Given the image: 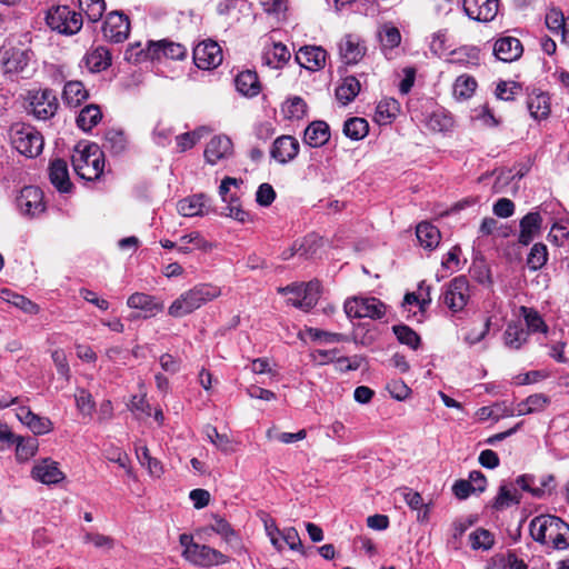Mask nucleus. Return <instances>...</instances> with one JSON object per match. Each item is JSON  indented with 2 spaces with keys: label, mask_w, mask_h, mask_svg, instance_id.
Wrapping results in <instances>:
<instances>
[{
  "label": "nucleus",
  "mask_w": 569,
  "mask_h": 569,
  "mask_svg": "<svg viewBox=\"0 0 569 569\" xmlns=\"http://www.w3.org/2000/svg\"><path fill=\"white\" fill-rule=\"evenodd\" d=\"M532 539L547 549L565 550L569 547V525L551 515L533 518L529 525Z\"/></svg>",
  "instance_id": "f257e3e1"
},
{
  "label": "nucleus",
  "mask_w": 569,
  "mask_h": 569,
  "mask_svg": "<svg viewBox=\"0 0 569 569\" xmlns=\"http://www.w3.org/2000/svg\"><path fill=\"white\" fill-rule=\"evenodd\" d=\"M557 487L553 475H521L516 480L502 482L496 498H516L519 490L533 497L552 496Z\"/></svg>",
  "instance_id": "f03ea898"
},
{
  "label": "nucleus",
  "mask_w": 569,
  "mask_h": 569,
  "mask_svg": "<svg viewBox=\"0 0 569 569\" xmlns=\"http://www.w3.org/2000/svg\"><path fill=\"white\" fill-rule=\"evenodd\" d=\"M221 293V288L216 284L198 283L173 300L168 308V313L173 318L186 317L217 299Z\"/></svg>",
  "instance_id": "7ed1b4c3"
},
{
  "label": "nucleus",
  "mask_w": 569,
  "mask_h": 569,
  "mask_svg": "<svg viewBox=\"0 0 569 569\" xmlns=\"http://www.w3.org/2000/svg\"><path fill=\"white\" fill-rule=\"evenodd\" d=\"M72 166L81 179L96 180L103 172V152L96 143L78 144L72 154Z\"/></svg>",
  "instance_id": "20e7f679"
},
{
  "label": "nucleus",
  "mask_w": 569,
  "mask_h": 569,
  "mask_svg": "<svg viewBox=\"0 0 569 569\" xmlns=\"http://www.w3.org/2000/svg\"><path fill=\"white\" fill-rule=\"evenodd\" d=\"M11 146L28 158L38 157L42 150L44 140L40 131L33 126L23 122L13 123L9 129Z\"/></svg>",
  "instance_id": "39448f33"
},
{
  "label": "nucleus",
  "mask_w": 569,
  "mask_h": 569,
  "mask_svg": "<svg viewBox=\"0 0 569 569\" xmlns=\"http://www.w3.org/2000/svg\"><path fill=\"white\" fill-rule=\"evenodd\" d=\"M46 23L60 34H77L83 24L82 14L69 6H54L47 11Z\"/></svg>",
  "instance_id": "423d86ee"
},
{
  "label": "nucleus",
  "mask_w": 569,
  "mask_h": 569,
  "mask_svg": "<svg viewBox=\"0 0 569 569\" xmlns=\"http://www.w3.org/2000/svg\"><path fill=\"white\" fill-rule=\"evenodd\" d=\"M278 291L282 295H292V297L288 298L287 302L307 312L317 305L321 293V286L319 281L312 280L308 283L279 288Z\"/></svg>",
  "instance_id": "0eeeda50"
},
{
  "label": "nucleus",
  "mask_w": 569,
  "mask_h": 569,
  "mask_svg": "<svg viewBox=\"0 0 569 569\" xmlns=\"http://www.w3.org/2000/svg\"><path fill=\"white\" fill-rule=\"evenodd\" d=\"M27 101L29 112L38 120L52 118L59 108L56 92L48 88L28 91Z\"/></svg>",
  "instance_id": "6e6552de"
},
{
  "label": "nucleus",
  "mask_w": 569,
  "mask_h": 569,
  "mask_svg": "<svg viewBox=\"0 0 569 569\" xmlns=\"http://www.w3.org/2000/svg\"><path fill=\"white\" fill-rule=\"evenodd\" d=\"M348 318L381 319L386 315V306L375 297H353L345 302Z\"/></svg>",
  "instance_id": "1a4fd4ad"
},
{
  "label": "nucleus",
  "mask_w": 569,
  "mask_h": 569,
  "mask_svg": "<svg viewBox=\"0 0 569 569\" xmlns=\"http://www.w3.org/2000/svg\"><path fill=\"white\" fill-rule=\"evenodd\" d=\"M31 52L20 48H7L0 51V69L4 76L13 79L27 71Z\"/></svg>",
  "instance_id": "9d476101"
},
{
  "label": "nucleus",
  "mask_w": 569,
  "mask_h": 569,
  "mask_svg": "<svg viewBox=\"0 0 569 569\" xmlns=\"http://www.w3.org/2000/svg\"><path fill=\"white\" fill-rule=\"evenodd\" d=\"M469 298V281L463 276L453 278L443 292V303L452 312L461 311L467 306Z\"/></svg>",
  "instance_id": "9b49d317"
},
{
  "label": "nucleus",
  "mask_w": 569,
  "mask_h": 569,
  "mask_svg": "<svg viewBox=\"0 0 569 569\" xmlns=\"http://www.w3.org/2000/svg\"><path fill=\"white\" fill-rule=\"evenodd\" d=\"M193 61L199 69H214L222 62V50L213 40H206L193 48Z\"/></svg>",
  "instance_id": "f8f14e48"
},
{
  "label": "nucleus",
  "mask_w": 569,
  "mask_h": 569,
  "mask_svg": "<svg viewBox=\"0 0 569 569\" xmlns=\"http://www.w3.org/2000/svg\"><path fill=\"white\" fill-rule=\"evenodd\" d=\"M17 206L23 216L37 217L41 214L46 210L42 190L34 186L22 188L17 197Z\"/></svg>",
  "instance_id": "ddd939ff"
},
{
  "label": "nucleus",
  "mask_w": 569,
  "mask_h": 569,
  "mask_svg": "<svg viewBox=\"0 0 569 569\" xmlns=\"http://www.w3.org/2000/svg\"><path fill=\"white\" fill-rule=\"evenodd\" d=\"M188 550L187 561L198 567H212L229 562V557L207 545L197 543Z\"/></svg>",
  "instance_id": "4468645a"
},
{
  "label": "nucleus",
  "mask_w": 569,
  "mask_h": 569,
  "mask_svg": "<svg viewBox=\"0 0 569 569\" xmlns=\"http://www.w3.org/2000/svg\"><path fill=\"white\" fill-rule=\"evenodd\" d=\"M130 31V22L127 16L121 12L114 11L107 16L103 22L102 32L103 37L114 43L124 41Z\"/></svg>",
  "instance_id": "2eb2a0df"
},
{
  "label": "nucleus",
  "mask_w": 569,
  "mask_h": 569,
  "mask_svg": "<svg viewBox=\"0 0 569 569\" xmlns=\"http://www.w3.org/2000/svg\"><path fill=\"white\" fill-rule=\"evenodd\" d=\"M446 63L461 69H475L481 63L480 49L476 46H461L449 51Z\"/></svg>",
  "instance_id": "dca6fc26"
},
{
  "label": "nucleus",
  "mask_w": 569,
  "mask_h": 569,
  "mask_svg": "<svg viewBox=\"0 0 569 569\" xmlns=\"http://www.w3.org/2000/svg\"><path fill=\"white\" fill-rule=\"evenodd\" d=\"M498 0H463L466 14L479 22L492 21L498 13Z\"/></svg>",
  "instance_id": "f3484780"
},
{
  "label": "nucleus",
  "mask_w": 569,
  "mask_h": 569,
  "mask_svg": "<svg viewBox=\"0 0 569 569\" xmlns=\"http://www.w3.org/2000/svg\"><path fill=\"white\" fill-rule=\"evenodd\" d=\"M299 141L292 136L278 137L271 147L270 154L279 163L292 161L299 153Z\"/></svg>",
  "instance_id": "a211bd4d"
},
{
  "label": "nucleus",
  "mask_w": 569,
  "mask_h": 569,
  "mask_svg": "<svg viewBox=\"0 0 569 569\" xmlns=\"http://www.w3.org/2000/svg\"><path fill=\"white\" fill-rule=\"evenodd\" d=\"M31 475L33 479L46 485L58 483L64 478L59 463L51 458L37 461L31 470Z\"/></svg>",
  "instance_id": "6ab92c4d"
},
{
  "label": "nucleus",
  "mask_w": 569,
  "mask_h": 569,
  "mask_svg": "<svg viewBox=\"0 0 569 569\" xmlns=\"http://www.w3.org/2000/svg\"><path fill=\"white\" fill-rule=\"evenodd\" d=\"M16 416L19 421L27 426L34 435H47L53 429V423L49 418L36 415L27 406L18 407Z\"/></svg>",
  "instance_id": "aec40b11"
},
{
  "label": "nucleus",
  "mask_w": 569,
  "mask_h": 569,
  "mask_svg": "<svg viewBox=\"0 0 569 569\" xmlns=\"http://www.w3.org/2000/svg\"><path fill=\"white\" fill-rule=\"evenodd\" d=\"M363 41L355 34L345 36L339 43L340 57L347 64L358 63L366 54Z\"/></svg>",
  "instance_id": "412c9836"
},
{
  "label": "nucleus",
  "mask_w": 569,
  "mask_h": 569,
  "mask_svg": "<svg viewBox=\"0 0 569 569\" xmlns=\"http://www.w3.org/2000/svg\"><path fill=\"white\" fill-rule=\"evenodd\" d=\"M523 52L522 43L519 39L510 36L501 37L493 44L496 58L503 62H513L518 60Z\"/></svg>",
  "instance_id": "4be33fe9"
},
{
  "label": "nucleus",
  "mask_w": 569,
  "mask_h": 569,
  "mask_svg": "<svg viewBox=\"0 0 569 569\" xmlns=\"http://www.w3.org/2000/svg\"><path fill=\"white\" fill-rule=\"evenodd\" d=\"M127 305L129 308L142 310L144 312L143 318L154 317L164 308L162 301H159L156 297L143 292L132 293L128 298Z\"/></svg>",
  "instance_id": "5701e85b"
},
{
  "label": "nucleus",
  "mask_w": 569,
  "mask_h": 569,
  "mask_svg": "<svg viewBox=\"0 0 569 569\" xmlns=\"http://www.w3.org/2000/svg\"><path fill=\"white\" fill-rule=\"evenodd\" d=\"M232 154V142L227 136H216L204 149V158L208 163L216 164L218 161Z\"/></svg>",
  "instance_id": "b1692460"
},
{
  "label": "nucleus",
  "mask_w": 569,
  "mask_h": 569,
  "mask_svg": "<svg viewBox=\"0 0 569 569\" xmlns=\"http://www.w3.org/2000/svg\"><path fill=\"white\" fill-rule=\"evenodd\" d=\"M327 52L321 47L307 46L301 48L296 59L298 63L308 70H319L326 64Z\"/></svg>",
  "instance_id": "393cba45"
},
{
  "label": "nucleus",
  "mask_w": 569,
  "mask_h": 569,
  "mask_svg": "<svg viewBox=\"0 0 569 569\" xmlns=\"http://www.w3.org/2000/svg\"><path fill=\"white\" fill-rule=\"evenodd\" d=\"M291 53L287 46L281 42L272 41L266 44L262 52V61L266 66L273 69H280L290 60Z\"/></svg>",
  "instance_id": "a878e982"
},
{
  "label": "nucleus",
  "mask_w": 569,
  "mask_h": 569,
  "mask_svg": "<svg viewBox=\"0 0 569 569\" xmlns=\"http://www.w3.org/2000/svg\"><path fill=\"white\" fill-rule=\"evenodd\" d=\"M542 226V217L539 212L533 211L527 213L520 220V233L518 241L521 244H529L539 233Z\"/></svg>",
  "instance_id": "bb28decb"
},
{
  "label": "nucleus",
  "mask_w": 569,
  "mask_h": 569,
  "mask_svg": "<svg viewBox=\"0 0 569 569\" xmlns=\"http://www.w3.org/2000/svg\"><path fill=\"white\" fill-rule=\"evenodd\" d=\"M50 182L60 191L69 192L72 183L69 178L67 162L62 159L51 161L49 166Z\"/></svg>",
  "instance_id": "cd10ccee"
},
{
  "label": "nucleus",
  "mask_w": 569,
  "mask_h": 569,
  "mask_svg": "<svg viewBox=\"0 0 569 569\" xmlns=\"http://www.w3.org/2000/svg\"><path fill=\"white\" fill-rule=\"evenodd\" d=\"M329 139L330 129L325 121H313L305 130L303 140L312 148L322 147Z\"/></svg>",
  "instance_id": "c85d7f7f"
},
{
  "label": "nucleus",
  "mask_w": 569,
  "mask_h": 569,
  "mask_svg": "<svg viewBox=\"0 0 569 569\" xmlns=\"http://www.w3.org/2000/svg\"><path fill=\"white\" fill-rule=\"evenodd\" d=\"M234 84L237 90L246 97H256L261 90L258 74L251 70L240 72L234 79Z\"/></svg>",
  "instance_id": "c756f323"
},
{
  "label": "nucleus",
  "mask_w": 569,
  "mask_h": 569,
  "mask_svg": "<svg viewBox=\"0 0 569 569\" xmlns=\"http://www.w3.org/2000/svg\"><path fill=\"white\" fill-rule=\"evenodd\" d=\"M528 330L520 321L510 322L503 332L505 345L513 350H519L528 340Z\"/></svg>",
  "instance_id": "7c9ffc66"
},
{
  "label": "nucleus",
  "mask_w": 569,
  "mask_h": 569,
  "mask_svg": "<svg viewBox=\"0 0 569 569\" xmlns=\"http://www.w3.org/2000/svg\"><path fill=\"white\" fill-rule=\"evenodd\" d=\"M83 60L91 72H100L110 67L111 53L106 47H97L89 51Z\"/></svg>",
  "instance_id": "2f4dec72"
},
{
  "label": "nucleus",
  "mask_w": 569,
  "mask_h": 569,
  "mask_svg": "<svg viewBox=\"0 0 569 569\" xmlns=\"http://www.w3.org/2000/svg\"><path fill=\"white\" fill-rule=\"evenodd\" d=\"M207 199L203 194H194L181 199L177 203L178 212L183 217H197L206 213Z\"/></svg>",
  "instance_id": "473e14b6"
},
{
  "label": "nucleus",
  "mask_w": 569,
  "mask_h": 569,
  "mask_svg": "<svg viewBox=\"0 0 569 569\" xmlns=\"http://www.w3.org/2000/svg\"><path fill=\"white\" fill-rule=\"evenodd\" d=\"M89 98L83 83L78 80L68 81L62 91V99L69 107H78Z\"/></svg>",
  "instance_id": "72a5a7b5"
},
{
  "label": "nucleus",
  "mask_w": 569,
  "mask_h": 569,
  "mask_svg": "<svg viewBox=\"0 0 569 569\" xmlns=\"http://www.w3.org/2000/svg\"><path fill=\"white\" fill-rule=\"evenodd\" d=\"M416 236L421 247L432 250L438 247L441 236L437 227L429 222H421L416 228Z\"/></svg>",
  "instance_id": "f704fd0d"
},
{
  "label": "nucleus",
  "mask_w": 569,
  "mask_h": 569,
  "mask_svg": "<svg viewBox=\"0 0 569 569\" xmlns=\"http://www.w3.org/2000/svg\"><path fill=\"white\" fill-rule=\"evenodd\" d=\"M546 26L555 36L569 41V20L567 21L561 11L551 9L546 14Z\"/></svg>",
  "instance_id": "c9c22d12"
},
{
  "label": "nucleus",
  "mask_w": 569,
  "mask_h": 569,
  "mask_svg": "<svg viewBox=\"0 0 569 569\" xmlns=\"http://www.w3.org/2000/svg\"><path fill=\"white\" fill-rule=\"evenodd\" d=\"M361 84L353 76H348L342 79V82L336 89V98L342 104L347 106L360 92Z\"/></svg>",
  "instance_id": "e433bc0d"
},
{
  "label": "nucleus",
  "mask_w": 569,
  "mask_h": 569,
  "mask_svg": "<svg viewBox=\"0 0 569 569\" xmlns=\"http://www.w3.org/2000/svg\"><path fill=\"white\" fill-rule=\"evenodd\" d=\"M527 104L531 117L536 120L545 119L550 113V98L545 92L530 94Z\"/></svg>",
  "instance_id": "4c0bfd02"
},
{
  "label": "nucleus",
  "mask_w": 569,
  "mask_h": 569,
  "mask_svg": "<svg viewBox=\"0 0 569 569\" xmlns=\"http://www.w3.org/2000/svg\"><path fill=\"white\" fill-rule=\"evenodd\" d=\"M477 87V80L472 76L461 74L453 82V97L457 100H468L475 94Z\"/></svg>",
  "instance_id": "58836bf2"
},
{
  "label": "nucleus",
  "mask_w": 569,
  "mask_h": 569,
  "mask_svg": "<svg viewBox=\"0 0 569 569\" xmlns=\"http://www.w3.org/2000/svg\"><path fill=\"white\" fill-rule=\"evenodd\" d=\"M399 112L400 103L396 99H382L376 108V120L380 124L391 123Z\"/></svg>",
  "instance_id": "ea45409f"
},
{
  "label": "nucleus",
  "mask_w": 569,
  "mask_h": 569,
  "mask_svg": "<svg viewBox=\"0 0 569 569\" xmlns=\"http://www.w3.org/2000/svg\"><path fill=\"white\" fill-rule=\"evenodd\" d=\"M16 446V458L19 462H26L31 459L38 451V440L33 437L18 436Z\"/></svg>",
  "instance_id": "a19ab883"
},
{
  "label": "nucleus",
  "mask_w": 569,
  "mask_h": 569,
  "mask_svg": "<svg viewBox=\"0 0 569 569\" xmlns=\"http://www.w3.org/2000/svg\"><path fill=\"white\" fill-rule=\"evenodd\" d=\"M101 118L102 113L100 108L97 104H89L80 111L77 118V124L83 131H90L100 122Z\"/></svg>",
  "instance_id": "79ce46f5"
},
{
  "label": "nucleus",
  "mask_w": 569,
  "mask_h": 569,
  "mask_svg": "<svg viewBox=\"0 0 569 569\" xmlns=\"http://www.w3.org/2000/svg\"><path fill=\"white\" fill-rule=\"evenodd\" d=\"M1 298L4 301H7V302L13 305L14 307L21 309L26 313L36 315V313L39 312L38 305H36L34 302H32L31 300H29L28 298H26V297H23L21 295L12 292L9 289L1 290Z\"/></svg>",
  "instance_id": "37998d69"
},
{
  "label": "nucleus",
  "mask_w": 569,
  "mask_h": 569,
  "mask_svg": "<svg viewBox=\"0 0 569 569\" xmlns=\"http://www.w3.org/2000/svg\"><path fill=\"white\" fill-rule=\"evenodd\" d=\"M369 132V123L366 119L353 117L343 124V133L351 140H361Z\"/></svg>",
  "instance_id": "c03bdc74"
},
{
  "label": "nucleus",
  "mask_w": 569,
  "mask_h": 569,
  "mask_svg": "<svg viewBox=\"0 0 569 569\" xmlns=\"http://www.w3.org/2000/svg\"><path fill=\"white\" fill-rule=\"evenodd\" d=\"M102 147L113 154L121 153L127 147V138L121 130L106 131Z\"/></svg>",
  "instance_id": "a18cd8bd"
},
{
  "label": "nucleus",
  "mask_w": 569,
  "mask_h": 569,
  "mask_svg": "<svg viewBox=\"0 0 569 569\" xmlns=\"http://www.w3.org/2000/svg\"><path fill=\"white\" fill-rule=\"evenodd\" d=\"M392 331L397 337V340L401 345H406L412 350H417L420 347V336L407 325H396L392 327Z\"/></svg>",
  "instance_id": "49530a36"
},
{
  "label": "nucleus",
  "mask_w": 569,
  "mask_h": 569,
  "mask_svg": "<svg viewBox=\"0 0 569 569\" xmlns=\"http://www.w3.org/2000/svg\"><path fill=\"white\" fill-rule=\"evenodd\" d=\"M491 326V318L487 317L481 322H472L471 327L468 329L467 333L463 337V341L469 345L473 346L481 340L485 339V337L488 335Z\"/></svg>",
  "instance_id": "de8ad7c7"
},
{
  "label": "nucleus",
  "mask_w": 569,
  "mask_h": 569,
  "mask_svg": "<svg viewBox=\"0 0 569 569\" xmlns=\"http://www.w3.org/2000/svg\"><path fill=\"white\" fill-rule=\"evenodd\" d=\"M203 433L218 450L226 453L233 451L231 439L226 433H219L216 427L204 426Z\"/></svg>",
  "instance_id": "09e8293b"
},
{
  "label": "nucleus",
  "mask_w": 569,
  "mask_h": 569,
  "mask_svg": "<svg viewBox=\"0 0 569 569\" xmlns=\"http://www.w3.org/2000/svg\"><path fill=\"white\" fill-rule=\"evenodd\" d=\"M156 47L154 53H157L158 58L160 57V52L163 57L172 60H182L187 56L186 47L180 43L160 41Z\"/></svg>",
  "instance_id": "8fccbe9b"
},
{
  "label": "nucleus",
  "mask_w": 569,
  "mask_h": 569,
  "mask_svg": "<svg viewBox=\"0 0 569 569\" xmlns=\"http://www.w3.org/2000/svg\"><path fill=\"white\" fill-rule=\"evenodd\" d=\"M179 241L180 244L177 247V250L181 253H189L191 251L190 244H193L194 249L207 250L210 248L208 241L198 231L182 236Z\"/></svg>",
  "instance_id": "3c124183"
},
{
  "label": "nucleus",
  "mask_w": 569,
  "mask_h": 569,
  "mask_svg": "<svg viewBox=\"0 0 569 569\" xmlns=\"http://www.w3.org/2000/svg\"><path fill=\"white\" fill-rule=\"evenodd\" d=\"M379 38L383 50L395 49L401 42V33L399 29L392 24H385L379 32Z\"/></svg>",
  "instance_id": "603ef678"
},
{
  "label": "nucleus",
  "mask_w": 569,
  "mask_h": 569,
  "mask_svg": "<svg viewBox=\"0 0 569 569\" xmlns=\"http://www.w3.org/2000/svg\"><path fill=\"white\" fill-rule=\"evenodd\" d=\"M79 7L92 22L99 21L106 11L104 0H79Z\"/></svg>",
  "instance_id": "864d4df0"
},
{
  "label": "nucleus",
  "mask_w": 569,
  "mask_h": 569,
  "mask_svg": "<svg viewBox=\"0 0 569 569\" xmlns=\"http://www.w3.org/2000/svg\"><path fill=\"white\" fill-rule=\"evenodd\" d=\"M548 261V250L543 243H535L527 258V264L531 270L542 268Z\"/></svg>",
  "instance_id": "5fc2aeb1"
},
{
  "label": "nucleus",
  "mask_w": 569,
  "mask_h": 569,
  "mask_svg": "<svg viewBox=\"0 0 569 569\" xmlns=\"http://www.w3.org/2000/svg\"><path fill=\"white\" fill-rule=\"evenodd\" d=\"M408 507L412 512L416 513V519L420 523L429 521L430 512L433 509L432 500H406Z\"/></svg>",
  "instance_id": "6e6d98bb"
},
{
  "label": "nucleus",
  "mask_w": 569,
  "mask_h": 569,
  "mask_svg": "<svg viewBox=\"0 0 569 569\" xmlns=\"http://www.w3.org/2000/svg\"><path fill=\"white\" fill-rule=\"evenodd\" d=\"M283 112L288 119H301L307 112V103L302 98L293 97L283 106Z\"/></svg>",
  "instance_id": "4d7b16f0"
},
{
  "label": "nucleus",
  "mask_w": 569,
  "mask_h": 569,
  "mask_svg": "<svg viewBox=\"0 0 569 569\" xmlns=\"http://www.w3.org/2000/svg\"><path fill=\"white\" fill-rule=\"evenodd\" d=\"M206 132L204 128L197 129L191 132H186L176 137L177 147L180 152L191 149Z\"/></svg>",
  "instance_id": "13d9d810"
},
{
  "label": "nucleus",
  "mask_w": 569,
  "mask_h": 569,
  "mask_svg": "<svg viewBox=\"0 0 569 569\" xmlns=\"http://www.w3.org/2000/svg\"><path fill=\"white\" fill-rule=\"evenodd\" d=\"M306 333L312 340H321L327 343L342 342L347 340V337L342 333L329 332L318 328H307Z\"/></svg>",
  "instance_id": "bf43d9fd"
},
{
  "label": "nucleus",
  "mask_w": 569,
  "mask_h": 569,
  "mask_svg": "<svg viewBox=\"0 0 569 569\" xmlns=\"http://www.w3.org/2000/svg\"><path fill=\"white\" fill-rule=\"evenodd\" d=\"M522 311L525 313V321H526L525 328L528 330V333L530 331H532V332H538V331L546 332L547 331V326L537 311L528 310L527 308H522Z\"/></svg>",
  "instance_id": "052dcab7"
},
{
  "label": "nucleus",
  "mask_w": 569,
  "mask_h": 569,
  "mask_svg": "<svg viewBox=\"0 0 569 569\" xmlns=\"http://www.w3.org/2000/svg\"><path fill=\"white\" fill-rule=\"evenodd\" d=\"M224 214L242 223L251 220L250 213L243 210L239 201L233 198H230L224 208Z\"/></svg>",
  "instance_id": "680f3d73"
},
{
  "label": "nucleus",
  "mask_w": 569,
  "mask_h": 569,
  "mask_svg": "<svg viewBox=\"0 0 569 569\" xmlns=\"http://www.w3.org/2000/svg\"><path fill=\"white\" fill-rule=\"evenodd\" d=\"M549 240L556 246H563L565 241L569 239V223L556 222L552 224L548 234Z\"/></svg>",
  "instance_id": "e2e57ef3"
},
{
  "label": "nucleus",
  "mask_w": 569,
  "mask_h": 569,
  "mask_svg": "<svg viewBox=\"0 0 569 569\" xmlns=\"http://www.w3.org/2000/svg\"><path fill=\"white\" fill-rule=\"evenodd\" d=\"M521 87L513 81H500L496 88V96L498 99L510 101L518 94Z\"/></svg>",
  "instance_id": "0e129e2a"
},
{
  "label": "nucleus",
  "mask_w": 569,
  "mask_h": 569,
  "mask_svg": "<svg viewBox=\"0 0 569 569\" xmlns=\"http://www.w3.org/2000/svg\"><path fill=\"white\" fill-rule=\"evenodd\" d=\"M83 541L103 550H110L114 547V540L111 537L98 532H86Z\"/></svg>",
  "instance_id": "69168bd1"
},
{
  "label": "nucleus",
  "mask_w": 569,
  "mask_h": 569,
  "mask_svg": "<svg viewBox=\"0 0 569 569\" xmlns=\"http://www.w3.org/2000/svg\"><path fill=\"white\" fill-rule=\"evenodd\" d=\"M213 518L214 525H212L210 529L221 536L226 542H230L232 538L236 537V531L226 519L219 516H214Z\"/></svg>",
  "instance_id": "338daca9"
},
{
  "label": "nucleus",
  "mask_w": 569,
  "mask_h": 569,
  "mask_svg": "<svg viewBox=\"0 0 569 569\" xmlns=\"http://www.w3.org/2000/svg\"><path fill=\"white\" fill-rule=\"evenodd\" d=\"M77 408L83 415H91L94 409V401L92 400V396L84 389H78L74 395Z\"/></svg>",
  "instance_id": "774afa93"
}]
</instances>
